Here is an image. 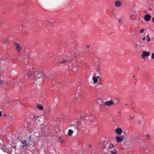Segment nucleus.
<instances>
[{
    "label": "nucleus",
    "mask_w": 154,
    "mask_h": 154,
    "mask_svg": "<svg viewBox=\"0 0 154 154\" xmlns=\"http://www.w3.org/2000/svg\"><path fill=\"white\" fill-rule=\"evenodd\" d=\"M76 127H79L80 126L79 125H76Z\"/></svg>",
    "instance_id": "nucleus-48"
},
{
    "label": "nucleus",
    "mask_w": 154,
    "mask_h": 154,
    "mask_svg": "<svg viewBox=\"0 0 154 154\" xmlns=\"http://www.w3.org/2000/svg\"><path fill=\"white\" fill-rule=\"evenodd\" d=\"M138 17L137 13L136 12H133L130 16L131 18L134 20Z\"/></svg>",
    "instance_id": "nucleus-6"
},
{
    "label": "nucleus",
    "mask_w": 154,
    "mask_h": 154,
    "mask_svg": "<svg viewBox=\"0 0 154 154\" xmlns=\"http://www.w3.org/2000/svg\"><path fill=\"white\" fill-rule=\"evenodd\" d=\"M81 88L80 87H78V88L77 91H80Z\"/></svg>",
    "instance_id": "nucleus-34"
},
{
    "label": "nucleus",
    "mask_w": 154,
    "mask_h": 154,
    "mask_svg": "<svg viewBox=\"0 0 154 154\" xmlns=\"http://www.w3.org/2000/svg\"><path fill=\"white\" fill-rule=\"evenodd\" d=\"M124 138V137L122 136L121 137H119V136H116V138L117 140V143H119L120 142H122Z\"/></svg>",
    "instance_id": "nucleus-13"
},
{
    "label": "nucleus",
    "mask_w": 154,
    "mask_h": 154,
    "mask_svg": "<svg viewBox=\"0 0 154 154\" xmlns=\"http://www.w3.org/2000/svg\"><path fill=\"white\" fill-rule=\"evenodd\" d=\"M21 143L22 144L21 147L23 148H26L27 146H29V144L27 142V141L26 140H23L21 142Z\"/></svg>",
    "instance_id": "nucleus-4"
},
{
    "label": "nucleus",
    "mask_w": 154,
    "mask_h": 154,
    "mask_svg": "<svg viewBox=\"0 0 154 154\" xmlns=\"http://www.w3.org/2000/svg\"><path fill=\"white\" fill-rule=\"evenodd\" d=\"M39 26H42V24L41 23H40L38 25Z\"/></svg>",
    "instance_id": "nucleus-47"
},
{
    "label": "nucleus",
    "mask_w": 154,
    "mask_h": 154,
    "mask_svg": "<svg viewBox=\"0 0 154 154\" xmlns=\"http://www.w3.org/2000/svg\"><path fill=\"white\" fill-rule=\"evenodd\" d=\"M114 5L116 7H119L122 5V3L120 1L116 0L114 2Z\"/></svg>",
    "instance_id": "nucleus-9"
},
{
    "label": "nucleus",
    "mask_w": 154,
    "mask_h": 154,
    "mask_svg": "<svg viewBox=\"0 0 154 154\" xmlns=\"http://www.w3.org/2000/svg\"><path fill=\"white\" fill-rule=\"evenodd\" d=\"M104 154H108L107 153H104Z\"/></svg>",
    "instance_id": "nucleus-50"
},
{
    "label": "nucleus",
    "mask_w": 154,
    "mask_h": 154,
    "mask_svg": "<svg viewBox=\"0 0 154 154\" xmlns=\"http://www.w3.org/2000/svg\"><path fill=\"white\" fill-rule=\"evenodd\" d=\"M151 58L152 59H154V53L152 54V55H151Z\"/></svg>",
    "instance_id": "nucleus-30"
},
{
    "label": "nucleus",
    "mask_w": 154,
    "mask_h": 154,
    "mask_svg": "<svg viewBox=\"0 0 154 154\" xmlns=\"http://www.w3.org/2000/svg\"><path fill=\"white\" fill-rule=\"evenodd\" d=\"M88 146H89V147H91V145H89Z\"/></svg>",
    "instance_id": "nucleus-49"
},
{
    "label": "nucleus",
    "mask_w": 154,
    "mask_h": 154,
    "mask_svg": "<svg viewBox=\"0 0 154 154\" xmlns=\"http://www.w3.org/2000/svg\"><path fill=\"white\" fill-rule=\"evenodd\" d=\"M104 104L105 105H107L109 106L115 104L113 99H112L110 100L106 101L105 102Z\"/></svg>",
    "instance_id": "nucleus-5"
},
{
    "label": "nucleus",
    "mask_w": 154,
    "mask_h": 154,
    "mask_svg": "<svg viewBox=\"0 0 154 154\" xmlns=\"http://www.w3.org/2000/svg\"><path fill=\"white\" fill-rule=\"evenodd\" d=\"M117 151L116 150H114L111 151V153L110 154H117Z\"/></svg>",
    "instance_id": "nucleus-24"
},
{
    "label": "nucleus",
    "mask_w": 154,
    "mask_h": 154,
    "mask_svg": "<svg viewBox=\"0 0 154 154\" xmlns=\"http://www.w3.org/2000/svg\"><path fill=\"white\" fill-rule=\"evenodd\" d=\"M152 21L154 23V17H153L152 19Z\"/></svg>",
    "instance_id": "nucleus-41"
},
{
    "label": "nucleus",
    "mask_w": 154,
    "mask_h": 154,
    "mask_svg": "<svg viewBox=\"0 0 154 154\" xmlns=\"http://www.w3.org/2000/svg\"><path fill=\"white\" fill-rule=\"evenodd\" d=\"M32 70L29 67H26V69L27 71L26 73L27 75H26L25 77L26 78L31 79L32 81H34L39 78L40 79L47 77L45 75H43L42 73L41 72H36L34 73L32 71Z\"/></svg>",
    "instance_id": "nucleus-1"
},
{
    "label": "nucleus",
    "mask_w": 154,
    "mask_h": 154,
    "mask_svg": "<svg viewBox=\"0 0 154 154\" xmlns=\"http://www.w3.org/2000/svg\"><path fill=\"white\" fill-rule=\"evenodd\" d=\"M146 37L147 38H149V34H147V35L146 36Z\"/></svg>",
    "instance_id": "nucleus-43"
},
{
    "label": "nucleus",
    "mask_w": 154,
    "mask_h": 154,
    "mask_svg": "<svg viewBox=\"0 0 154 154\" xmlns=\"http://www.w3.org/2000/svg\"><path fill=\"white\" fill-rule=\"evenodd\" d=\"M135 76H134L133 78H135Z\"/></svg>",
    "instance_id": "nucleus-52"
},
{
    "label": "nucleus",
    "mask_w": 154,
    "mask_h": 154,
    "mask_svg": "<svg viewBox=\"0 0 154 154\" xmlns=\"http://www.w3.org/2000/svg\"><path fill=\"white\" fill-rule=\"evenodd\" d=\"M151 17V16L149 14H146L144 16V20L146 21H148L150 20Z\"/></svg>",
    "instance_id": "nucleus-15"
},
{
    "label": "nucleus",
    "mask_w": 154,
    "mask_h": 154,
    "mask_svg": "<svg viewBox=\"0 0 154 154\" xmlns=\"http://www.w3.org/2000/svg\"><path fill=\"white\" fill-rule=\"evenodd\" d=\"M80 94L79 93L78 94H76L75 96L74 97V98H73V102L74 103H76L77 101H76V100H78V97H79Z\"/></svg>",
    "instance_id": "nucleus-17"
},
{
    "label": "nucleus",
    "mask_w": 154,
    "mask_h": 154,
    "mask_svg": "<svg viewBox=\"0 0 154 154\" xmlns=\"http://www.w3.org/2000/svg\"><path fill=\"white\" fill-rule=\"evenodd\" d=\"M92 79L93 80V82L94 84H96L97 82V79L95 77H93L92 78Z\"/></svg>",
    "instance_id": "nucleus-21"
},
{
    "label": "nucleus",
    "mask_w": 154,
    "mask_h": 154,
    "mask_svg": "<svg viewBox=\"0 0 154 154\" xmlns=\"http://www.w3.org/2000/svg\"><path fill=\"white\" fill-rule=\"evenodd\" d=\"M151 30H152V31H153V29H151Z\"/></svg>",
    "instance_id": "nucleus-51"
},
{
    "label": "nucleus",
    "mask_w": 154,
    "mask_h": 154,
    "mask_svg": "<svg viewBox=\"0 0 154 154\" xmlns=\"http://www.w3.org/2000/svg\"><path fill=\"white\" fill-rule=\"evenodd\" d=\"M134 20H136L137 22V23L139 22L140 21V18L138 17L137 18H136Z\"/></svg>",
    "instance_id": "nucleus-26"
},
{
    "label": "nucleus",
    "mask_w": 154,
    "mask_h": 154,
    "mask_svg": "<svg viewBox=\"0 0 154 154\" xmlns=\"http://www.w3.org/2000/svg\"><path fill=\"white\" fill-rule=\"evenodd\" d=\"M140 149H141L142 152L143 154H147L150 152V150L147 148V144L146 143L144 142H142L140 145Z\"/></svg>",
    "instance_id": "nucleus-2"
},
{
    "label": "nucleus",
    "mask_w": 154,
    "mask_h": 154,
    "mask_svg": "<svg viewBox=\"0 0 154 154\" xmlns=\"http://www.w3.org/2000/svg\"><path fill=\"white\" fill-rule=\"evenodd\" d=\"M146 39V38L145 37H143L142 38V40L143 41L144 40H145V39Z\"/></svg>",
    "instance_id": "nucleus-33"
},
{
    "label": "nucleus",
    "mask_w": 154,
    "mask_h": 154,
    "mask_svg": "<svg viewBox=\"0 0 154 154\" xmlns=\"http://www.w3.org/2000/svg\"><path fill=\"white\" fill-rule=\"evenodd\" d=\"M58 142L60 143H62L63 142V140L62 139V138L61 137H60L58 140Z\"/></svg>",
    "instance_id": "nucleus-28"
},
{
    "label": "nucleus",
    "mask_w": 154,
    "mask_h": 154,
    "mask_svg": "<svg viewBox=\"0 0 154 154\" xmlns=\"http://www.w3.org/2000/svg\"><path fill=\"white\" fill-rule=\"evenodd\" d=\"M116 133L118 135H120L122 132V130L120 128H117L115 130Z\"/></svg>",
    "instance_id": "nucleus-14"
},
{
    "label": "nucleus",
    "mask_w": 154,
    "mask_h": 154,
    "mask_svg": "<svg viewBox=\"0 0 154 154\" xmlns=\"http://www.w3.org/2000/svg\"><path fill=\"white\" fill-rule=\"evenodd\" d=\"M34 118L35 119V122L38 124V123H40L42 120V119L40 118L38 116H35L34 117Z\"/></svg>",
    "instance_id": "nucleus-12"
},
{
    "label": "nucleus",
    "mask_w": 154,
    "mask_h": 154,
    "mask_svg": "<svg viewBox=\"0 0 154 154\" xmlns=\"http://www.w3.org/2000/svg\"><path fill=\"white\" fill-rule=\"evenodd\" d=\"M134 117V115L133 114H131L130 115L129 118L128 119L129 120H130L131 119H133Z\"/></svg>",
    "instance_id": "nucleus-23"
},
{
    "label": "nucleus",
    "mask_w": 154,
    "mask_h": 154,
    "mask_svg": "<svg viewBox=\"0 0 154 154\" xmlns=\"http://www.w3.org/2000/svg\"><path fill=\"white\" fill-rule=\"evenodd\" d=\"M19 29H20V30H21L23 29V27L22 26H20V28H19Z\"/></svg>",
    "instance_id": "nucleus-35"
},
{
    "label": "nucleus",
    "mask_w": 154,
    "mask_h": 154,
    "mask_svg": "<svg viewBox=\"0 0 154 154\" xmlns=\"http://www.w3.org/2000/svg\"><path fill=\"white\" fill-rule=\"evenodd\" d=\"M114 11H113L112 10V12L113 13H114Z\"/></svg>",
    "instance_id": "nucleus-46"
},
{
    "label": "nucleus",
    "mask_w": 154,
    "mask_h": 154,
    "mask_svg": "<svg viewBox=\"0 0 154 154\" xmlns=\"http://www.w3.org/2000/svg\"><path fill=\"white\" fill-rule=\"evenodd\" d=\"M87 48H89V45H88L87 46Z\"/></svg>",
    "instance_id": "nucleus-45"
},
{
    "label": "nucleus",
    "mask_w": 154,
    "mask_h": 154,
    "mask_svg": "<svg viewBox=\"0 0 154 154\" xmlns=\"http://www.w3.org/2000/svg\"><path fill=\"white\" fill-rule=\"evenodd\" d=\"M95 65L98 66L100 65V62L99 61H97L95 63Z\"/></svg>",
    "instance_id": "nucleus-29"
},
{
    "label": "nucleus",
    "mask_w": 154,
    "mask_h": 154,
    "mask_svg": "<svg viewBox=\"0 0 154 154\" xmlns=\"http://www.w3.org/2000/svg\"><path fill=\"white\" fill-rule=\"evenodd\" d=\"M146 40L148 42L150 40V37L147 38L146 39Z\"/></svg>",
    "instance_id": "nucleus-31"
},
{
    "label": "nucleus",
    "mask_w": 154,
    "mask_h": 154,
    "mask_svg": "<svg viewBox=\"0 0 154 154\" xmlns=\"http://www.w3.org/2000/svg\"><path fill=\"white\" fill-rule=\"evenodd\" d=\"M109 148L110 149H111V146L110 145V144L109 146Z\"/></svg>",
    "instance_id": "nucleus-38"
},
{
    "label": "nucleus",
    "mask_w": 154,
    "mask_h": 154,
    "mask_svg": "<svg viewBox=\"0 0 154 154\" xmlns=\"http://www.w3.org/2000/svg\"><path fill=\"white\" fill-rule=\"evenodd\" d=\"M136 49L137 51H140L142 50V48L139 45H138L136 47Z\"/></svg>",
    "instance_id": "nucleus-20"
},
{
    "label": "nucleus",
    "mask_w": 154,
    "mask_h": 154,
    "mask_svg": "<svg viewBox=\"0 0 154 154\" xmlns=\"http://www.w3.org/2000/svg\"><path fill=\"white\" fill-rule=\"evenodd\" d=\"M14 45L16 50L19 52L22 49L21 46L17 42H15Z\"/></svg>",
    "instance_id": "nucleus-8"
},
{
    "label": "nucleus",
    "mask_w": 154,
    "mask_h": 154,
    "mask_svg": "<svg viewBox=\"0 0 154 154\" xmlns=\"http://www.w3.org/2000/svg\"><path fill=\"white\" fill-rule=\"evenodd\" d=\"M73 132V131L71 129H69L68 131V135L70 136Z\"/></svg>",
    "instance_id": "nucleus-22"
},
{
    "label": "nucleus",
    "mask_w": 154,
    "mask_h": 154,
    "mask_svg": "<svg viewBox=\"0 0 154 154\" xmlns=\"http://www.w3.org/2000/svg\"><path fill=\"white\" fill-rule=\"evenodd\" d=\"M141 121H138V124H140L141 122Z\"/></svg>",
    "instance_id": "nucleus-37"
},
{
    "label": "nucleus",
    "mask_w": 154,
    "mask_h": 154,
    "mask_svg": "<svg viewBox=\"0 0 154 154\" xmlns=\"http://www.w3.org/2000/svg\"><path fill=\"white\" fill-rule=\"evenodd\" d=\"M27 57V56H26V57H24L23 56H22L20 57V58H19V59L20 60H23L24 61V64L26 65L28 63H26V61H27V60L26 59Z\"/></svg>",
    "instance_id": "nucleus-16"
},
{
    "label": "nucleus",
    "mask_w": 154,
    "mask_h": 154,
    "mask_svg": "<svg viewBox=\"0 0 154 154\" xmlns=\"http://www.w3.org/2000/svg\"><path fill=\"white\" fill-rule=\"evenodd\" d=\"M2 113L1 111H0V117H1L2 116Z\"/></svg>",
    "instance_id": "nucleus-36"
},
{
    "label": "nucleus",
    "mask_w": 154,
    "mask_h": 154,
    "mask_svg": "<svg viewBox=\"0 0 154 154\" xmlns=\"http://www.w3.org/2000/svg\"><path fill=\"white\" fill-rule=\"evenodd\" d=\"M4 117H5L7 116V115L5 114H4L3 115Z\"/></svg>",
    "instance_id": "nucleus-39"
},
{
    "label": "nucleus",
    "mask_w": 154,
    "mask_h": 154,
    "mask_svg": "<svg viewBox=\"0 0 154 154\" xmlns=\"http://www.w3.org/2000/svg\"><path fill=\"white\" fill-rule=\"evenodd\" d=\"M6 151L7 152H8V153H11L12 152V149L11 147L8 146L6 148Z\"/></svg>",
    "instance_id": "nucleus-18"
},
{
    "label": "nucleus",
    "mask_w": 154,
    "mask_h": 154,
    "mask_svg": "<svg viewBox=\"0 0 154 154\" xmlns=\"http://www.w3.org/2000/svg\"><path fill=\"white\" fill-rule=\"evenodd\" d=\"M118 21H119V22L121 23H123V22H121V19H119L118 20Z\"/></svg>",
    "instance_id": "nucleus-32"
},
{
    "label": "nucleus",
    "mask_w": 154,
    "mask_h": 154,
    "mask_svg": "<svg viewBox=\"0 0 154 154\" xmlns=\"http://www.w3.org/2000/svg\"><path fill=\"white\" fill-rule=\"evenodd\" d=\"M16 146H14L13 147V148H14V149L15 150H16V149H15V148H16Z\"/></svg>",
    "instance_id": "nucleus-44"
},
{
    "label": "nucleus",
    "mask_w": 154,
    "mask_h": 154,
    "mask_svg": "<svg viewBox=\"0 0 154 154\" xmlns=\"http://www.w3.org/2000/svg\"><path fill=\"white\" fill-rule=\"evenodd\" d=\"M37 106L38 109L40 110H42L44 109V107L42 105L37 104Z\"/></svg>",
    "instance_id": "nucleus-19"
},
{
    "label": "nucleus",
    "mask_w": 154,
    "mask_h": 154,
    "mask_svg": "<svg viewBox=\"0 0 154 154\" xmlns=\"http://www.w3.org/2000/svg\"><path fill=\"white\" fill-rule=\"evenodd\" d=\"M84 119L85 120L90 119L89 116H82V117L81 118V122L80 123V124H83V123H84V122H85L84 121L82 120ZM90 120H91V119H90Z\"/></svg>",
    "instance_id": "nucleus-11"
},
{
    "label": "nucleus",
    "mask_w": 154,
    "mask_h": 154,
    "mask_svg": "<svg viewBox=\"0 0 154 154\" xmlns=\"http://www.w3.org/2000/svg\"><path fill=\"white\" fill-rule=\"evenodd\" d=\"M71 61L72 60H71L70 59H69L68 58H67L62 60V61H60L59 64H63L65 63H69L71 62Z\"/></svg>",
    "instance_id": "nucleus-10"
},
{
    "label": "nucleus",
    "mask_w": 154,
    "mask_h": 154,
    "mask_svg": "<svg viewBox=\"0 0 154 154\" xmlns=\"http://www.w3.org/2000/svg\"><path fill=\"white\" fill-rule=\"evenodd\" d=\"M34 140L33 137L31 135H30L28 137V143L29 146L32 145L34 143Z\"/></svg>",
    "instance_id": "nucleus-3"
},
{
    "label": "nucleus",
    "mask_w": 154,
    "mask_h": 154,
    "mask_svg": "<svg viewBox=\"0 0 154 154\" xmlns=\"http://www.w3.org/2000/svg\"><path fill=\"white\" fill-rule=\"evenodd\" d=\"M142 54L141 55V57L144 59L145 57H148L149 56L150 54L148 51H142Z\"/></svg>",
    "instance_id": "nucleus-7"
},
{
    "label": "nucleus",
    "mask_w": 154,
    "mask_h": 154,
    "mask_svg": "<svg viewBox=\"0 0 154 154\" xmlns=\"http://www.w3.org/2000/svg\"><path fill=\"white\" fill-rule=\"evenodd\" d=\"M96 78H97V79H99L100 78V77L99 76H97Z\"/></svg>",
    "instance_id": "nucleus-40"
},
{
    "label": "nucleus",
    "mask_w": 154,
    "mask_h": 154,
    "mask_svg": "<svg viewBox=\"0 0 154 154\" xmlns=\"http://www.w3.org/2000/svg\"><path fill=\"white\" fill-rule=\"evenodd\" d=\"M146 137L147 139H151V136L147 134L146 135Z\"/></svg>",
    "instance_id": "nucleus-27"
},
{
    "label": "nucleus",
    "mask_w": 154,
    "mask_h": 154,
    "mask_svg": "<svg viewBox=\"0 0 154 154\" xmlns=\"http://www.w3.org/2000/svg\"><path fill=\"white\" fill-rule=\"evenodd\" d=\"M145 29H140V30L139 31V32L140 33L143 34L144 32V31H145Z\"/></svg>",
    "instance_id": "nucleus-25"
},
{
    "label": "nucleus",
    "mask_w": 154,
    "mask_h": 154,
    "mask_svg": "<svg viewBox=\"0 0 154 154\" xmlns=\"http://www.w3.org/2000/svg\"><path fill=\"white\" fill-rule=\"evenodd\" d=\"M110 145H111V146H112V147H114V145L113 144H110Z\"/></svg>",
    "instance_id": "nucleus-42"
}]
</instances>
